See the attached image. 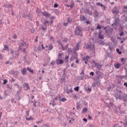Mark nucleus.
Listing matches in <instances>:
<instances>
[{"label":"nucleus","mask_w":127,"mask_h":127,"mask_svg":"<svg viewBox=\"0 0 127 127\" xmlns=\"http://www.w3.org/2000/svg\"><path fill=\"white\" fill-rule=\"evenodd\" d=\"M74 34L75 35H79L81 37H83V29L79 26H76L74 31Z\"/></svg>","instance_id":"1"},{"label":"nucleus","mask_w":127,"mask_h":127,"mask_svg":"<svg viewBox=\"0 0 127 127\" xmlns=\"http://www.w3.org/2000/svg\"><path fill=\"white\" fill-rule=\"evenodd\" d=\"M96 75L94 77V81H99L100 79H102V73L100 72L99 70L96 72Z\"/></svg>","instance_id":"2"},{"label":"nucleus","mask_w":127,"mask_h":127,"mask_svg":"<svg viewBox=\"0 0 127 127\" xmlns=\"http://www.w3.org/2000/svg\"><path fill=\"white\" fill-rule=\"evenodd\" d=\"M75 59H78V53H73V54L70 59V61H73V60H75Z\"/></svg>","instance_id":"3"},{"label":"nucleus","mask_w":127,"mask_h":127,"mask_svg":"<svg viewBox=\"0 0 127 127\" xmlns=\"http://www.w3.org/2000/svg\"><path fill=\"white\" fill-rule=\"evenodd\" d=\"M119 12V8L117 6L114 7L112 9V13H113V14H118Z\"/></svg>","instance_id":"4"},{"label":"nucleus","mask_w":127,"mask_h":127,"mask_svg":"<svg viewBox=\"0 0 127 127\" xmlns=\"http://www.w3.org/2000/svg\"><path fill=\"white\" fill-rule=\"evenodd\" d=\"M21 41H22V43H19V47L18 49V51L22 50V47H23V46L26 44V42L23 41L22 40H21Z\"/></svg>","instance_id":"5"},{"label":"nucleus","mask_w":127,"mask_h":127,"mask_svg":"<svg viewBox=\"0 0 127 127\" xmlns=\"http://www.w3.org/2000/svg\"><path fill=\"white\" fill-rule=\"evenodd\" d=\"M42 14H43V15H44V16H45V17H46L47 18L50 17V15H51V14L48 13V12H42Z\"/></svg>","instance_id":"6"},{"label":"nucleus","mask_w":127,"mask_h":127,"mask_svg":"<svg viewBox=\"0 0 127 127\" xmlns=\"http://www.w3.org/2000/svg\"><path fill=\"white\" fill-rule=\"evenodd\" d=\"M97 5H98V6H101V7H103V10H106V8H107V6L104 5V4H103V3H101V2H98L97 3Z\"/></svg>","instance_id":"7"},{"label":"nucleus","mask_w":127,"mask_h":127,"mask_svg":"<svg viewBox=\"0 0 127 127\" xmlns=\"http://www.w3.org/2000/svg\"><path fill=\"white\" fill-rule=\"evenodd\" d=\"M102 32H103L102 30H100L99 32L98 38H99V39H104V35H102Z\"/></svg>","instance_id":"8"},{"label":"nucleus","mask_w":127,"mask_h":127,"mask_svg":"<svg viewBox=\"0 0 127 127\" xmlns=\"http://www.w3.org/2000/svg\"><path fill=\"white\" fill-rule=\"evenodd\" d=\"M115 97L117 99V100H118V99H119V100H122V96L119 93L115 94Z\"/></svg>","instance_id":"9"},{"label":"nucleus","mask_w":127,"mask_h":127,"mask_svg":"<svg viewBox=\"0 0 127 127\" xmlns=\"http://www.w3.org/2000/svg\"><path fill=\"white\" fill-rule=\"evenodd\" d=\"M95 67L97 68L98 70H101L102 68V64H95Z\"/></svg>","instance_id":"10"},{"label":"nucleus","mask_w":127,"mask_h":127,"mask_svg":"<svg viewBox=\"0 0 127 127\" xmlns=\"http://www.w3.org/2000/svg\"><path fill=\"white\" fill-rule=\"evenodd\" d=\"M86 48V49H92V48H93L92 47V44L91 43V42H90L88 44H87Z\"/></svg>","instance_id":"11"},{"label":"nucleus","mask_w":127,"mask_h":127,"mask_svg":"<svg viewBox=\"0 0 127 127\" xmlns=\"http://www.w3.org/2000/svg\"><path fill=\"white\" fill-rule=\"evenodd\" d=\"M121 100H123L124 102H127V94H124L122 97H121Z\"/></svg>","instance_id":"12"},{"label":"nucleus","mask_w":127,"mask_h":127,"mask_svg":"<svg viewBox=\"0 0 127 127\" xmlns=\"http://www.w3.org/2000/svg\"><path fill=\"white\" fill-rule=\"evenodd\" d=\"M107 106L108 107V108H109V109H110L111 107H112V108H116V105L112 103H110L109 104H108V105H107Z\"/></svg>","instance_id":"13"},{"label":"nucleus","mask_w":127,"mask_h":127,"mask_svg":"<svg viewBox=\"0 0 127 127\" xmlns=\"http://www.w3.org/2000/svg\"><path fill=\"white\" fill-rule=\"evenodd\" d=\"M26 68H24L22 69V70H21V72L22 74V75H25L26 74V72H27V71L26 70Z\"/></svg>","instance_id":"14"},{"label":"nucleus","mask_w":127,"mask_h":127,"mask_svg":"<svg viewBox=\"0 0 127 127\" xmlns=\"http://www.w3.org/2000/svg\"><path fill=\"white\" fill-rule=\"evenodd\" d=\"M85 20H87V18H85V16H82L80 17V21H85Z\"/></svg>","instance_id":"15"},{"label":"nucleus","mask_w":127,"mask_h":127,"mask_svg":"<svg viewBox=\"0 0 127 127\" xmlns=\"http://www.w3.org/2000/svg\"><path fill=\"white\" fill-rule=\"evenodd\" d=\"M84 11L85 13H88L89 15H92V12L89 9H86Z\"/></svg>","instance_id":"16"},{"label":"nucleus","mask_w":127,"mask_h":127,"mask_svg":"<svg viewBox=\"0 0 127 127\" xmlns=\"http://www.w3.org/2000/svg\"><path fill=\"white\" fill-rule=\"evenodd\" d=\"M24 84L25 85L24 87H26L27 89V91H28V90L30 89V87H29V85L28 84V83H24Z\"/></svg>","instance_id":"17"},{"label":"nucleus","mask_w":127,"mask_h":127,"mask_svg":"<svg viewBox=\"0 0 127 127\" xmlns=\"http://www.w3.org/2000/svg\"><path fill=\"white\" fill-rule=\"evenodd\" d=\"M26 70L27 71H29L30 73H32V74H34V72H33V70L31 69L29 67H27Z\"/></svg>","instance_id":"18"},{"label":"nucleus","mask_w":127,"mask_h":127,"mask_svg":"<svg viewBox=\"0 0 127 127\" xmlns=\"http://www.w3.org/2000/svg\"><path fill=\"white\" fill-rule=\"evenodd\" d=\"M79 48L75 47L73 49V53H77V51L79 50Z\"/></svg>","instance_id":"19"},{"label":"nucleus","mask_w":127,"mask_h":127,"mask_svg":"<svg viewBox=\"0 0 127 127\" xmlns=\"http://www.w3.org/2000/svg\"><path fill=\"white\" fill-rule=\"evenodd\" d=\"M90 58V56H87L86 57L83 58V61H88Z\"/></svg>","instance_id":"20"},{"label":"nucleus","mask_w":127,"mask_h":127,"mask_svg":"<svg viewBox=\"0 0 127 127\" xmlns=\"http://www.w3.org/2000/svg\"><path fill=\"white\" fill-rule=\"evenodd\" d=\"M121 81H122V77H118V85H121Z\"/></svg>","instance_id":"21"},{"label":"nucleus","mask_w":127,"mask_h":127,"mask_svg":"<svg viewBox=\"0 0 127 127\" xmlns=\"http://www.w3.org/2000/svg\"><path fill=\"white\" fill-rule=\"evenodd\" d=\"M59 101L60 102H66V101H67V99L65 98H60L59 99Z\"/></svg>","instance_id":"22"},{"label":"nucleus","mask_w":127,"mask_h":127,"mask_svg":"<svg viewBox=\"0 0 127 127\" xmlns=\"http://www.w3.org/2000/svg\"><path fill=\"white\" fill-rule=\"evenodd\" d=\"M62 56H63V53H59L58 54V59H62Z\"/></svg>","instance_id":"23"},{"label":"nucleus","mask_w":127,"mask_h":127,"mask_svg":"<svg viewBox=\"0 0 127 127\" xmlns=\"http://www.w3.org/2000/svg\"><path fill=\"white\" fill-rule=\"evenodd\" d=\"M87 112H88V108H84L83 109V110H82L83 114H86V113H87Z\"/></svg>","instance_id":"24"},{"label":"nucleus","mask_w":127,"mask_h":127,"mask_svg":"<svg viewBox=\"0 0 127 127\" xmlns=\"http://www.w3.org/2000/svg\"><path fill=\"white\" fill-rule=\"evenodd\" d=\"M115 67L117 69H120V67H121V64H117L116 65H115Z\"/></svg>","instance_id":"25"},{"label":"nucleus","mask_w":127,"mask_h":127,"mask_svg":"<svg viewBox=\"0 0 127 127\" xmlns=\"http://www.w3.org/2000/svg\"><path fill=\"white\" fill-rule=\"evenodd\" d=\"M69 55L65 56V61L66 63H68L69 62Z\"/></svg>","instance_id":"26"},{"label":"nucleus","mask_w":127,"mask_h":127,"mask_svg":"<svg viewBox=\"0 0 127 127\" xmlns=\"http://www.w3.org/2000/svg\"><path fill=\"white\" fill-rule=\"evenodd\" d=\"M5 7H7L8 8H11L12 7V5L11 4H5L4 5Z\"/></svg>","instance_id":"27"},{"label":"nucleus","mask_w":127,"mask_h":127,"mask_svg":"<svg viewBox=\"0 0 127 127\" xmlns=\"http://www.w3.org/2000/svg\"><path fill=\"white\" fill-rule=\"evenodd\" d=\"M94 14V15H95V16H96V17H99V12H98L97 11H95Z\"/></svg>","instance_id":"28"},{"label":"nucleus","mask_w":127,"mask_h":127,"mask_svg":"<svg viewBox=\"0 0 127 127\" xmlns=\"http://www.w3.org/2000/svg\"><path fill=\"white\" fill-rule=\"evenodd\" d=\"M106 34H107L108 35H110V34H112V32H111L110 30H108L106 31Z\"/></svg>","instance_id":"29"},{"label":"nucleus","mask_w":127,"mask_h":127,"mask_svg":"<svg viewBox=\"0 0 127 127\" xmlns=\"http://www.w3.org/2000/svg\"><path fill=\"white\" fill-rule=\"evenodd\" d=\"M49 50H52L54 48L53 46L51 44H49Z\"/></svg>","instance_id":"30"},{"label":"nucleus","mask_w":127,"mask_h":127,"mask_svg":"<svg viewBox=\"0 0 127 127\" xmlns=\"http://www.w3.org/2000/svg\"><path fill=\"white\" fill-rule=\"evenodd\" d=\"M61 98V95H59L58 97H56L55 98V100H56V101H58V100H60V98Z\"/></svg>","instance_id":"31"},{"label":"nucleus","mask_w":127,"mask_h":127,"mask_svg":"<svg viewBox=\"0 0 127 127\" xmlns=\"http://www.w3.org/2000/svg\"><path fill=\"white\" fill-rule=\"evenodd\" d=\"M67 21L69 23H71L72 22V18H71V17L67 18Z\"/></svg>","instance_id":"32"},{"label":"nucleus","mask_w":127,"mask_h":127,"mask_svg":"<svg viewBox=\"0 0 127 127\" xmlns=\"http://www.w3.org/2000/svg\"><path fill=\"white\" fill-rule=\"evenodd\" d=\"M61 80L62 82H64V83H65V80H66L65 76H63L61 78Z\"/></svg>","instance_id":"33"},{"label":"nucleus","mask_w":127,"mask_h":127,"mask_svg":"<svg viewBox=\"0 0 127 127\" xmlns=\"http://www.w3.org/2000/svg\"><path fill=\"white\" fill-rule=\"evenodd\" d=\"M59 62L58 63V64H61L64 63L63 60L59 59Z\"/></svg>","instance_id":"34"},{"label":"nucleus","mask_w":127,"mask_h":127,"mask_svg":"<svg viewBox=\"0 0 127 127\" xmlns=\"http://www.w3.org/2000/svg\"><path fill=\"white\" fill-rule=\"evenodd\" d=\"M7 49H8V47L7 45H4L3 50H7Z\"/></svg>","instance_id":"35"},{"label":"nucleus","mask_w":127,"mask_h":127,"mask_svg":"<svg viewBox=\"0 0 127 127\" xmlns=\"http://www.w3.org/2000/svg\"><path fill=\"white\" fill-rule=\"evenodd\" d=\"M60 45H61V47H62L63 50H66V49H67L66 48V47H65V48H64V47H63V46L62 45V43H60Z\"/></svg>","instance_id":"36"},{"label":"nucleus","mask_w":127,"mask_h":127,"mask_svg":"<svg viewBox=\"0 0 127 127\" xmlns=\"http://www.w3.org/2000/svg\"><path fill=\"white\" fill-rule=\"evenodd\" d=\"M63 41V42H64V43H67V42H68V39L67 38H64V39Z\"/></svg>","instance_id":"37"},{"label":"nucleus","mask_w":127,"mask_h":127,"mask_svg":"<svg viewBox=\"0 0 127 127\" xmlns=\"http://www.w3.org/2000/svg\"><path fill=\"white\" fill-rule=\"evenodd\" d=\"M49 23V21H45L44 24L45 26H47V24Z\"/></svg>","instance_id":"38"},{"label":"nucleus","mask_w":127,"mask_h":127,"mask_svg":"<svg viewBox=\"0 0 127 127\" xmlns=\"http://www.w3.org/2000/svg\"><path fill=\"white\" fill-rule=\"evenodd\" d=\"M43 122V120L41 119V121H38L36 122L37 125H39L40 124H41Z\"/></svg>","instance_id":"39"},{"label":"nucleus","mask_w":127,"mask_h":127,"mask_svg":"<svg viewBox=\"0 0 127 127\" xmlns=\"http://www.w3.org/2000/svg\"><path fill=\"white\" fill-rule=\"evenodd\" d=\"M81 42H78L76 44V48H80V44Z\"/></svg>","instance_id":"40"},{"label":"nucleus","mask_w":127,"mask_h":127,"mask_svg":"<svg viewBox=\"0 0 127 127\" xmlns=\"http://www.w3.org/2000/svg\"><path fill=\"white\" fill-rule=\"evenodd\" d=\"M117 52L118 53V54H122V52L120 51V49H116Z\"/></svg>","instance_id":"41"},{"label":"nucleus","mask_w":127,"mask_h":127,"mask_svg":"<svg viewBox=\"0 0 127 127\" xmlns=\"http://www.w3.org/2000/svg\"><path fill=\"white\" fill-rule=\"evenodd\" d=\"M80 75H81V76H84V75H85V73L84 72L83 69H82V71L80 73Z\"/></svg>","instance_id":"42"},{"label":"nucleus","mask_w":127,"mask_h":127,"mask_svg":"<svg viewBox=\"0 0 127 127\" xmlns=\"http://www.w3.org/2000/svg\"><path fill=\"white\" fill-rule=\"evenodd\" d=\"M79 86H76L74 88V91H76L77 92H78L79 91Z\"/></svg>","instance_id":"43"},{"label":"nucleus","mask_w":127,"mask_h":127,"mask_svg":"<svg viewBox=\"0 0 127 127\" xmlns=\"http://www.w3.org/2000/svg\"><path fill=\"white\" fill-rule=\"evenodd\" d=\"M26 119L27 121H30L31 120H32V117L31 116L29 118H26Z\"/></svg>","instance_id":"44"},{"label":"nucleus","mask_w":127,"mask_h":127,"mask_svg":"<svg viewBox=\"0 0 127 127\" xmlns=\"http://www.w3.org/2000/svg\"><path fill=\"white\" fill-rule=\"evenodd\" d=\"M6 83H7V80H6V79H4V80H3V85H5V84H6Z\"/></svg>","instance_id":"45"},{"label":"nucleus","mask_w":127,"mask_h":127,"mask_svg":"<svg viewBox=\"0 0 127 127\" xmlns=\"http://www.w3.org/2000/svg\"><path fill=\"white\" fill-rule=\"evenodd\" d=\"M42 127H50V125H48V124L43 125Z\"/></svg>","instance_id":"46"},{"label":"nucleus","mask_w":127,"mask_h":127,"mask_svg":"<svg viewBox=\"0 0 127 127\" xmlns=\"http://www.w3.org/2000/svg\"><path fill=\"white\" fill-rule=\"evenodd\" d=\"M124 34H125V33H124V31H122L120 34V36H124Z\"/></svg>","instance_id":"47"},{"label":"nucleus","mask_w":127,"mask_h":127,"mask_svg":"<svg viewBox=\"0 0 127 127\" xmlns=\"http://www.w3.org/2000/svg\"><path fill=\"white\" fill-rule=\"evenodd\" d=\"M11 103H16V101H14V99L13 98H12L11 99Z\"/></svg>","instance_id":"48"},{"label":"nucleus","mask_w":127,"mask_h":127,"mask_svg":"<svg viewBox=\"0 0 127 127\" xmlns=\"http://www.w3.org/2000/svg\"><path fill=\"white\" fill-rule=\"evenodd\" d=\"M3 57V56H2L1 54H0V60H2Z\"/></svg>","instance_id":"49"},{"label":"nucleus","mask_w":127,"mask_h":127,"mask_svg":"<svg viewBox=\"0 0 127 127\" xmlns=\"http://www.w3.org/2000/svg\"><path fill=\"white\" fill-rule=\"evenodd\" d=\"M95 81H96V82H95L96 83V85H99L100 84V80H95Z\"/></svg>","instance_id":"50"},{"label":"nucleus","mask_w":127,"mask_h":127,"mask_svg":"<svg viewBox=\"0 0 127 127\" xmlns=\"http://www.w3.org/2000/svg\"><path fill=\"white\" fill-rule=\"evenodd\" d=\"M68 53H71V52H72V50H71V49H70V48H68Z\"/></svg>","instance_id":"51"},{"label":"nucleus","mask_w":127,"mask_h":127,"mask_svg":"<svg viewBox=\"0 0 127 127\" xmlns=\"http://www.w3.org/2000/svg\"><path fill=\"white\" fill-rule=\"evenodd\" d=\"M26 114L27 117H28V116L29 115V111H26Z\"/></svg>","instance_id":"52"},{"label":"nucleus","mask_w":127,"mask_h":127,"mask_svg":"<svg viewBox=\"0 0 127 127\" xmlns=\"http://www.w3.org/2000/svg\"><path fill=\"white\" fill-rule=\"evenodd\" d=\"M73 6H74V3H72L70 5V8H73Z\"/></svg>","instance_id":"53"},{"label":"nucleus","mask_w":127,"mask_h":127,"mask_svg":"<svg viewBox=\"0 0 127 127\" xmlns=\"http://www.w3.org/2000/svg\"><path fill=\"white\" fill-rule=\"evenodd\" d=\"M79 80H83V79H84V76L79 77Z\"/></svg>","instance_id":"54"},{"label":"nucleus","mask_w":127,"mask_h":127,"mask_svg":"<svg viewBox=\"0 0 127 127\" xmlns=\"http://www.w3.org/2000/svg\"><path fill=\"white\" fill-rule=\"evenodd\" d=\"M87 91L88 92H91L92 91V88H88L87 89Z\"/></svg>","instance_id":"55"},{"label":"nucleus","mask_w":127,"mask_h":127,"mask_svg":"<svg viewBox=\"0 0 127 127\" xmlns=\"http://www.w3.org/2000/svg\"><path fill=\"white\" fill-rule=\"evenodd\" d=\"M15 55L16 56H14V57H18V53H15Z\"/></svg>","instance_id":"56"},{"label":"nucleus","mask_w":127,"mask_h":127,"mask_svg":"<svg viewBox=\"0 0 127 127\" xmlns=\"http://www.w3.org/2000/svg\"><path fill=\"white\" fill-rule=\"evenodd\" d=\"M96 85H97V83H96V82H93L92 84V86H93V87H95Z\"/></svg>","instance_id":"57"},{"label":"nucleus","mask_w":127,"mask_h":127,"mask_svg":"<svg viewBox=\"0 0 127 127\" xmlns=\"http://www.w3.org/2000/svg\"><path fill=\"white\" fill-rule=\"evenodd\" d=\"M85 79H89V78H90V77H89V75L86 74L85 75Z\"/></svg>","instance_id":"58"},{"label":"nucleus","mask_w":127,"mask_h":127,"mask_svg":"<svg viewBox=\"0 0 127 127\" xmlns=\"http://www.w3.org/2000/svg\"><path fill=\"white\" fill-rule=\"evenodd\" d=\"M94 72L93 71H91L90 73V75H91V76H94Z\"/></svg>","instance_id":"59"},{"label":"nucleus","mask_w":127,"mask_h":127,"mask_svg":"<svg viewBox=\"0 0 127 127\" xmlns=\"http://www.w3.org/2000/svg\"><path fill=\"white\" fill-rule=\"evenodd\" d=\"M36 103H37V102H34L33 104L34 107H35V108H36Z\"/></svg>","instance_id":"60"},{"label":"nucleus","mask_w":127,"mask_h":127,"mask_svg":"<svg viewBox=\"0 0 127 127\" xmlns=\"http://www.w3.org/2000/svg\"><path fill=\"white\" fill-rule=\"evenodd\" d=\"M27 17L29 18V19H31V15L30 14L28 15Z\"/></svg>","instance_id":"61"},{"label":"nucleus","mask_w":127,"mask_h":127,"mask_svg":"<svg viewBox=\"0 0 127 127\" xmlns=\"http://www.w3.org/2000/svg\"><path fill=\"white\" fill-rule=\"evenodd\" d=\"M64 26H67L68 25V22L64 23Z\"/></svg>","instance_id":"62"},{"label":"nucleus","mask_w":127,"mask_h":127,"mask_svg":"<svg viewBox=\"0 0 127 127\" xmlns=\"http://www.w3.org/2000/svg\"><path fill=\"white\" fill-rule=\"evenodd\" d=\"M58 6V4L55 3V4H54V7H57Z\"/></svg>","instance_id":"63"},{"label":"nucleus","mask_w":127,"mask_h":127,"mask_svg":"<svg viewBox=\"0 0 127 127\" xmlns=\"http://www.w3.org/2000/svg\"><path fill=\"white\" fill-rule=\"evenodd\" d=\"M124 86H125V87H127V82H124Z\"/></svg>","instance_id":"64"}]
</instances>
